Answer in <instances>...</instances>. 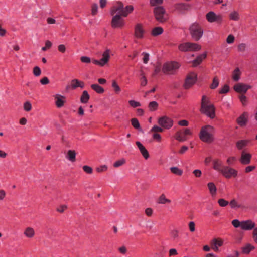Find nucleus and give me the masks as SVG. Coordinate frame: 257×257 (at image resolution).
<instances>
[{"label": "nucleus", "mask_w": 257, "mask_h": 257, "mask_svg": "<svg viewBox=\"0 0 257 257\" xmlns=\"http://www.w3.org/2000/svg\"><path fill=\"white\" fill-rule=\"evenodd\" d=\"M200 111L211 119L215 117V108L211 104L209 99L205 95L202 97Z\"/></svg>", "instance_id": "f257e3e1"}, {"label": "nucleus", "mask_w": 257, "mask_h": 257, "mask_svg": "<svg viewBox=\"0 0 257 257\" xmlns=\"http://www.w3.org/2000/svg\"><path fill=\"white\" fill-rule=\"evenodd\" d=\"M214 131L213 127L210 125L202 126L199 134L200 139L205 143L212 142L214 141Z\"/></svg>", "instance_id": "f03ea898"}, {"label": "nucleus", "mask_w": 257, "mask_h": 257, "mask_svg": "<svg viewBox=\"0 0 257 257\" xmlns=\"http://www.w3.org/2000/svg\"><path fill=\"white\" fill-rule=\"evenodd\" d=\"M192 39L195 41H199L202 37L204 30L201 24L195 22L192 23L188 29Z\"/></svg>", "instance_id": "7ed1b4c3"}, {"label": "nucleus", "mask_w": 257, "mask_h": 257, "mask_svg": "<svg viewBox=\"0 0 257 257\" xmlns=\"http://www.w3.org/2000/svg\"><path fill=\"white\" fill-rule=\"evenodd\" d=\"M154 13L156 20L160 23H164L168 20V15L162 6L155 7L154 9Z\"/></svg>", "instance_id": "20e7f679"}, {"label": "nucleus", "mask_w": 257, "mask_h": 257, "mask_svg": "<svg viewBox=\"0 0 257 257\" xmlns=\"http://www.w3.org/2000/svg\"><path fill=\"white\" fill-rule=\"evenodd\" d=\"M201 46L197 43L186 42L180 44L178 49L182 52L197 51L201 49Z\"/></svg>", "instance_id": "39448f33"}, {"label": "nucleus", "mask_w": 257, "mask_h": 257, "mask_svg": "<svg viewBox=\"0 0 257 257\" xmlns=\"http://www.w3.org/2000/svg\"><path fill=\"white\" fill-rule=\"evenodd\" d=\"M179 64L175 61H172L164 64L163 72L165 74H173L179 68Z\"/></svg>", "instance_id": "423d86ee"}, {"label": "nucleus", "mask_w": 257, "mask_h": 257, "mask_svg": "<svg viewBox=\"0 0 257 257\" xmlns=\"http://www.w3.org/2000/svg\"><path fill=\"white\" fill-rule=\"evenodd\" d=\"M206 19L209 23L221 24L223 21V16L221 14H216L213 11H210L206 14Z\"/></svg>", "instance_id": "0eeeda50"}, {"label": "nucleus", "mask_w": 257, "mask_h": 257, "mask_svg": "<svg viewBox=\"0 0 257 257\" xmlns=\"http://www.w3.org/2000/svg\"><path fill=\"white\" fill-rule=\"evenodd\" d=\"M197 74L195 73H190L186 77L183 87L185 89L191 88L196 82Z\"/></svg>", "instance_id": "6e6552de"}, {"label": "nucleus", "mask_w": 257, "mask_h": 257, "mask_svg": "<svg viewBox=\"0 0 257 257\" xmlns=\"http://www.w3.org/2000/svg\"><path fill=\"white\" fill-rule=\"evenodd\" d=\"M121 15H114L111 20V25L113 28H121L125 25V21Z\"/></svg>", "instance_id": "1a4fd4ad"}, {"label": "nucleus", "mask_w": 257, "mask_h": 257, "mask_svg": "<svg viewBox=\"0 0 257 257\" xmlns=\"http://www.w3.org/2000/svg\"><path fill=\"white\" fill-rule=\"evenodd\" d=\"M158 123L163 128L169 129L173 126V120L167 116H164L159 118Z\"/></svg>", "instance_id": "9d476101"}, {"label": "nucleus", "mask_w": 257, "mask_h": 257, "mask_svg": "<svg viewBox=\"0 0 257 257\" xmlns=\"http://www.w3.org/2000/svg\"><path fill=\"white\" fill-rule=\"evenodd\" d=\"M174 8L178 13L184 14L191 9V5L187 3H179L175 4Z\"/></svg>", "instance_id": "9b49d317"}, {"label": "nucleus", "mask_w": 257, "mask_h": 257, "mask_svg": "<svg viewBox=\"0 0 257 257\" xmlns=\"http://www.w3.org/2000/svg\"><path fill=\"white\" fill-rule=\"evenodd\" d=\"M109 53L110 50L109 49L106 50L102 54V58L100 60H93L92 62L95 65L101 67L104 66L109 61L110 58Z\"/></svg>", "instance_id": "f8f14e48"}, {"label": "nucleus", "mask_w": 257, "mask_h": 257, "mask_svg": "<svg viewBox=\"0 0 257 257\" xmlns=\"http://www.w3.org/2000/svg\"><path fill=\"white\" fill-rule=\"evenodd\" d=\"M222 174L227 178H230L231 177H236L237 174V171L228 166L223 167V170H221Z\"/></svg>", "instance_id": "ddd939ff"}, {"label": "nucleus", "mask_w": 257, "mask_h": 257, "mask_svg": "<svg viewBox=\"0 0 257 257\" xmlns=\"http://www.w3.org/2000/svg\"><path fill=\"white\" fill-rule=\"evenodd\" d=\"M123 8V3L120 1L117 2L116 4L114 5L111 9V15L113 16L115 13H118L117 15H121V16H122Z\"/></svg>", "instance_id": "4468645a"}, {"label": "nucleus", "mask_w": 257, "mask_h": 257, "mask_svg": "<svg viewBox=\"0 0 257 257\" xmlns=\"http://www.w3.org/2000/svg\"><path fill=\"white\" fill-rule=\"evenodd\" d=\"M250 88L249 85L243 84V83H237L234 86V90L237 93H245Z\"/></svg>", "instance_id": "2eb2a0df"}, {"label": "nucleus", "mask_w": 257, "mask_h": 257, "mask_svg": "<svg viewBox=\"0 0 257 257\" xmlns=\"http://www.w3.org/2000/svg\"><path fill=\"white\" fill-rule=\"evenodd\" d=\"M223 241L220 238H214L211 241V248L215 252L219 250L218 247H220L223 245Z\"/></svg>", "instance_id": "dca6fc26"}, {"label": "nucleus", "mask_w": 257, "mask_h": 257, "mask_svg": "<svg viewBox=\"0 0 257 257\" xmlns=\"http://www.w3.org/2000/svg\"><path fill=\"white\" fill-rule=\"evenodd\" d=\"M251 155L243 151L241 154L240 162L243 165H247L250 163Z\"/></svg>", "instance_id": "f3484780"}, {"label": "nucleus", "mask_w": 257, "mask_h": 257, "mask_svg": "<svg viewBox=\"0 0 257 257\" xmlns=\"http://www.w3.org/2000/svg\"><path fill=\"white\" fill-rule=\"evenodd\" d=\"M248 121V113L244 112L236 119L237 124L241 127L244 126L246 125Z\"/></svg>", "instance_id": "a211bd4d"}, {"label": "nucleus", "mask_w": 257, "mask_h": 257, "mask_svg": "<svg viewBox=\"0 0 257 257\" xmlns=\"http://www.w3.org/2000/svg\"><path fill=\"white\" fill-rule=\"evenodd\" d=\"M255 223L251 220H248L241 222V228L245 230H250L254 228Z\"/></svg>", "instance_id": "6ab92c4d"}, {"label": "nucleus", "mask_w": 257, "mask_h": 257, "mask_svg": "<svg viewBox=\"0 0 257 257\" xmlns=\"http://www.w3.org/2000/svg\"><path fill=\"white\" fill-rule=\"evenodd\" d=\"M144 30L141 24H137L135 27V36L136 38L141 39L143 37Z\"/></svg>", "instance_id": "aec40b11"}, {"label": "nucleus", "mask_w": 257, "mask_h": 257, "mask_svg": "<svg viewBox=\"0 0 257 257\" xmlns=\"http://www.w3.org/2000/svg\"><path fill=\"white\" fill-rule=\"evenodd\" d=\"M136 144L139 149V150L142 155V156L144 157V158L147 160L149 158V154L147 151V150L145 148V147L142 145V144L139 142L137 141L136 142Z\"/></svg>", "instance_id": "412c9836"}, {"label": "nucleus", "mask_w": 257, "mask_h": 257, "mask_svg": "<svg viewBox=\"0 0 257 257\" xmlns=\"http://www.w3.org/2000/svg\"><path fill=\"white\" fill-rule=\"evenodd\" d=\"M23 234L26 238L31 239L35 236V231L33 227L29 226L25 228Z\"/></svg>", "instance_id": "4be33fe9"}, {"label": "nucleus", "mask_w": 257, "mask_h": 257, "mask_svg": "<svg viewBox=\"0 0 257 257\" xmlns=\"http://www.w3.org/2000/svg\"><path fill=\"white\" fill-rule=\"evenodd\" d=\"M54 97L56 100L55 103L57 107L58 108L63 107L65 102V97L59 94H56Z\"/></svg>", "instance_id": "5701e85b"}, {"label": "nucleus", "mask_w": 257, "mask_h": 257, "mask_svg": "<svg viewBox=\"0 0 257 257\" xmlns=\"http://www.w3.org/2000/svg\"><path fill=\"white\" fill-rule=\"evenodd\" d=\"M223 165L222 161L219 159H214L213 161V168L220 172H221V170H223V167H224Z\"/></svg>", "instance_id": "b1692460"}, {"label": "nucleus", "mask_w": 257, "mask_h": 257, "mask_svg": "<svg viewBox=\"0 0 257 257\" xmlns=\"http://www.w3.org/2000/svg\"><path fill=\"white\" fill-rule=\"evenodd\" d=\"M84 86V82L80 81L77 79H73L71 82V87L72 89H76L79 87L83 88Z\"/></svg>", "instance_id": "393cba45"}, {"label": "nucleus", "mask_w": 257, "mask_h": 257, "mask_svg": "<svg viewBox=\"0 0 257 257\" xmlns=\"http://www.w3.org/2000/svg\"><path fill=\"white\" fill-rule=\"evenodd\" d=\"M207 56L206 52L198 55L196 58L192 61V65L193 67H196L199 65L206 58Z\"/></svg>", "instance_id": "a878e982"}, {"label": "nucleus", "mask_w": 257, "mask_h": 257, "mask_svg": "<svg viewBox=\"0 0 257 257\" xmlns=\"http://www.w3.org/2000/svg\"><path fill=\"white\" fill-rule=\"evenodd\" d=\"M171 202V200L167 199L164 194H162L157 200V203L161 204H170Z\"/></svg>", "instance_id": "bb28decb"}, {"label": "nucleus", "mask_w": 257, "mask_h": 257, "mask_svg": "<svg viewBox=\"0 0 257 257\" xmlns=\"http://www.w3.org/2000/svg\"><path fill=\"white\" fill-rule=\"evenodd\" d=\"M90 99V96L86 90L83 91L80 97V101L82 103H87Z\"/></svg>", "instance_id": "cd10ccee"}, {"label": "nucleus", "mask_w": 257, "mask_h": 257, "mask_svg": "<svg viewBox=\"0 0 257 257\" xmlns=\"http://www.w3.org/2000/svg\"><path fill=\"white\" fill-rule=\"evenodd\" d=\"M254 249V247L250 244H247L241 248L242 253L245 254H248L250 252Z\"/></svg>", "instance_id": "c85d7f7f"}, {"label": "nucleus", "mask_w": 257, "mask_h": 257, "mask_svg": "<svg viewBox=\"0 0 257 257\" xmlns=\"http://www.w3.org/2000/svg\"><path fill=\"white\" fill-rule=\"evenodd\" d=\"M207 186L211 195H215L216 194L217 188L214 183L213 182H209L207 184Z\"/></svg>", "instance_id": "c756f323"}, {"label": "nucleus", "mask_w": 257, "mask_h": 257, "mask_svg": "<svg viewBox=\"0 0 257 257\" xmlns=\"http://www.w3.org/2000/svg\"><path fill=\"white\" fill-rule=\"evenodd\" d=\"M91 88L99 94H102L104 92V89L103 88L97 84H92L91 85Z\"/></svg>", "instance_id": "7c9ffc66"}, {"label": "nucleus", "mask_w": 257, "mask_h": 257, "mask_svg": "<svg viewBox=\"0 0 257 257\" xmlns=\"http://www.w3.org/2000/svg\"><path fill=\"white\" fill-rule=\"evenodd\" d=\"M134 10V7L132 5H128L125 8H123L122 16L123 17H126L130 13H131Z\"/></svg>", "instance_id": "2f4dec72"}, {"label": "nucleus", "mask_w": 257, "mask_h": 257, "mask_svg": "<svg viewBox=\"0 0 257 257\" xmlns=\"http://www.w3.org/2000/svg\"><path fill=\"white\" fill-rule=\"evenodd\" d=\"M76 153L74 150H69L67 152V158L71 162H75L76 160Z\"/></svg>", "instance_id": "473e14b6"}, {"label": "nucleus", "mask_w": 257, "mask_h": 257, "mask_svg": "<svg viewBox=\"0 0 257 257\" xmlns=\"http://www.w3.org/2000/svg\"><path fill=\"white\" fill-rule=\"evenodd\" d=\"M163 32V29L161 27H157L152 29L151 35L153 36H157L161 35Z\"/></svg>", "instance_id": "72a5a7b5"}, {"label": "nucleus", "mask_w": 257, "mask_h": 257, "mask_svg": "<svg viewBox=\"0 0 257 257\" xmlns=\"http://www.w3.org/2000/svg\"><path fill=\"white\" fill-rule=\"evenodd\" d=\"M249 141L245 140H241L236 142V147L239 150H241L243 147L246 146Z\"/></svg>", "instance_id": "f704fd0d"}, {"label": "nucleus", "mask_w": 257, "mask_h": 257, "mask_svg": "<svg viewBox=\"0 0 257 257\" xmlns=\"http://www.w3.org/2000/svg\"><path fill=\"white\" fill-rule=\"evenodd\" d=\"M229 204L230 205V207L231 208L234 209V208H243V206L241 204H240L238 203V202L235 199H232Z\"/></svg>", "instance_id": "c9c22d12"}, {"label": "nucleus", "mask_w": 257, "mask_h": 257, "mask_svg": "<svg viewBox=\"0 0 257 257\" xmlns=\"http://www.w3.org/2000/svg\"><path fill=\"white\" fill-rule=\"evenodd\" d=\"M175 139L180 142H183L187 140V138L184 136L183 133L179 131L176 133Z\"/></svg>", "instance_id": "e433bc0d"}, {"label": "nucleus", "mask_w": 257, "mask_h": 257, "mask_svg": "<svg viewBox=\"0 0 257 257\" xmlns=\"http://www.w3.org/2000/svg\"><path fill=\"white\" fill-rule=\"evenodd\" d=\"M229 19L233 21H238L239 20V14L237 11H233L229 15Z\"/></svg>", "instance_id": "4c0bfd02"}, {"label": "nucleus", "mask_w": 257, "mask_h": 257, "mask_svg": "<svg viewBox=\"0 0 257 257\" xmlns=\"http://www.w3.org/2000/svg\"><path fill=\"white\" fill-rule=\"evenodd\" d=\"M131 121L132 126L134 128L138 129L139 131H142L141 127H140V123L137 118H133L131 119Z\"/></svg>", "instance_id": "58836bf2"}, {"label": "nucleus", "mask_w": 257, "mask_h": 257, "mask_svg": "<svg viewBox=\"0 0 257 257\" xmlns=\"http://www.w3.org/2000/svg\"><path fill=\"white\" fill-rule=\"evenodd\" d=\"M240 72L238 68H236L233 71L232 79L235 81H237L240 79Z\"/></svg>", "instance_id": "ea45409f"}, {"label": "nucleus", "mask_w": 257, "mask_h": 257, "mask_svg": "<svg viewBox=\"0 0 257 257\" xmlns=\"http://www.w3.org/2000/svg\"><path fill=\"white\" fill-rule=\"evenodd\" d=\"M158 104L156 101H152L149 103L148 108L151 111H154L157 109Z\"/></svg>", "instance_id": "a19ab883"}, {"label": "nucleus", "mask_w": 257, "mask_h": 257, "mask_svg": "<svg viewBox=\"0 0 257 257\" xmlns=\"http://www.w3.org/2000/svg\"><path fill=\"white\" fill-rule=\"evenodd\" d=\"M171 236L173 240H177L179 237V232L177 229H173L170 232Z\"/></svg>", "instance_id": "79ce46f5"}, {"label": "nucleus", "mask_w": 257, "mask_h": 257, "mask_svg": "<svg viewBox=\"0 0 257 257\" xmlns=\"http://www.w3.org/2000/svg\"><path fill=\"white\" fill-rule=\"evenodd\" d=\"M170 170L172 173L178 176H181L183 174V171L177 167H171Z\"/></svg>", "instance_id": "37998d69"}, {"label": "nucleus", "mask_w": 257, "mask_h": 257, "mask_svg": "<svg viewBox=\"0 0 257 257\" xmlns=\"http://www.w3.org/2000/svg\"><path fill=\"white\" fill-rule=\"evenodd\" d=\"M126 162L125 159L124 158H122L120 160H117L113 163V167L114 168H118L123 165H124Z\"/></svg>", "instance_id": "c03bdc74"}, {"label": "nucleus", "mask_w": 257, "mask_h": 257, "mask_svg": "<svg viewBox=\"0 0 257 257\" xmlns=\"http://www.w3.org/2000/svg\"><path fill=\"white\" fill-rule=\"evenodd\" d=\"M219 85V80L217 77H214L213 79L212 83L211 84L210 88L211 89H215Z\"/></svg>", "instance_id": "a18cd8bd"}, {"label": "nucleus", "mask_w": 257, "mask_h": 257, "mask_svg": "<svg viewBox=\"0 0 257 257\" xmlns=\"http://www.w3.org/2000/svg\"><path fill=\"white\" fill-rule=\"evenodd\" d=\"M33 73L36 77L39 76L41 74V70L38 66H35L33 69Z\"/></svg>", "instance_id": "49530a36"}, {"label": "nucleus", "mask_w": 257, "mask_h": 257, "mask_svg": "<svg viewBox=\"0 0 257 257\" xmlns=\"http://www.w3.org/2000/svg\"><path fill=\"white\" fill-rule=\"evenodd\" d=\"M112 87L113 88L114 91L116 93H119V92L121 91L120 88L115 80L112 81Z\"/></svg>", "instance_id": "de8ad7c7"}, {"label": "nucleus", "mask_w": 257, "mask_h": 257, "mask_svg": "<svg viewBox=\"0 0 257 257\" xmlns=\"http://www.w3.org/2000/svg\"><path fill=\"white\" fill-rule=\"evenodd\" d=\"M107 169V166L105 165H104L97 167L96 168V171L98 173H102L106 171Z\"/></svg>", "instance_id": "09e8293b"}, {"label": "nucleus", "mask_w": 257, "mask_h": 257, "mask_svg": "<svg viewBox=\"0 0 257 257\" xmlns=\"http://www.w3.org/2000/svg\"><path fill=\"white\" fill-rule=\"evenodd\" d=\"M98 11V5L96 3H94L91 6V14L93 16L95 15L97 13Z\"/></svg>", "instance_id": "8fccbe9b"}, {"label": "nucleus", "mask_w": 257, "mask_h": 257, "mask_svg": "<svg viewBox=\"0 0 257 257\" xmlns=\"http://www.w3.org/2000/svg\"><path fill=\"white\" fill-rule=\"evenodd\" d=\"M83 171L87 174H91L93 173V169L91 167L84 165L83 166Z\"/></svg>", "instance_id": "3c124183"}, {"label": "nucleus", "mask_w": 257, "mask_h": 257, "mask_svg": "<svg viewBox=\"0 0 257 257\" xmlns=\"http://www.w3.org/2000/svg\"><path fill=\"white\" fill-rule=\"evenodd\" d=\"M128 103L133 108H136L141 106V103L139 102H137L133 100H130L128 101Z\"/></svg>", "instance_id": "603ef678"}, {"label": "nucleus", "mask_w": 257, "mask_h": 257, "mask_svg": "<svg viewBox=\"0 0 257 257\" xmlns=\"http://www.w3.org/2000/svg\"><path fill=\"white\" fill-rule=\"evenodd\" d=\"M24 109L26 111H30L32 109V105L30 102L27 101L24 104Z\"/></svg>", "instance_id": "864d4df0"}, {"label": "nucleus", "mask_w": 257, "mask_h": 257, "mask_svg": "<svg viewBox=\"0 0 257 257\" xmlns=\"http://www.w3.org/2000/svg\"><path fill=\"white\" fill-rule=\"evenodd\" d=\"M218 203L221 207H225L229 204L228 201L224 199H219L218 200Z\"/></svg>", "instance_id": "5fc2aeb1"}, {"label": "nucleus", "mask_w": 257, "mask_h": 257, "mask_svg": "<svg viewBox=\"0 0 257 257\" xmlns=\"http://www.w3.org/2000/svg\"><path fill=\"white\" fill-rule=\"evenodd\" d=\"M229 90V87L228 85H225L222 88L219 90L220 94H226Z\"/></svg>", "instance_id": "6e6d98bb"}, {"label": "nucleus", "mask_w": 257, "mask_h": 257, "mask_svg": "<svg viewBox=\"0 0 257 257\" xmlns=\"http://www.w3.org/2000/svg\"><path fill=\"white\" fill-rule=\"evenodd\" d=\"M163 131V128L162 127H159L157 125H154L151 130V132L157 133V132H162Z\"/></svg>", "instance_id": "4d7b16f0"}, {"label": "nucleus", "mask_w": 257, "mask_h": 257, "mask_svg": "<svg viewBox=\"0 0 257 257\" xmlns=\"http://www.w3.org/2000/svg\"><path fill=\"white\" fill-rule=\"evenodd\" d=\"M232 224L235 228H237L239 227H241V222H240L237 219H234L232 221Z\"/></svg>", "instance_id": "13d9d810"}, {"label": "nucleus", "mask_w": 257, "mask_h": 257, "mask_svg": "<svg viewBox=\"0 0 257 257\" xmlns=\"http://www.w3.org/2000/svg\"><path fill=\"white\" fill-rule=\"evenodd\" d=\"M141 75L142 76V77L140 79V85L142 86H145L147 84V80L146 77L144 75H143V74H142Z\"/></svg>", "instance_id": "bf43d9fd"}, {"label": "nucleus", "mask_w": 257, "mask_h": 257, "mask_svg": "<svg viewBox=\"0 0 257 257\" xmlns=\"http://www.w3.org/2000/svg\"><path fill=\"white\" fill-rule=\"evenodd\" d=\"M163 3V0H150V4L152 6H155L157 5L161 4Z\"/></svg>", "instance_id": "052dcab7"}, {"label": "nucleus", "mask_w": 257, "mask_h": 257, "mask_svg": "<svg viewBox=\"0 0 257 257\" xmlns=\"http://www.w3.org/2000/svg\"><path fill=\"white\" fill-rule=\"evenodd\" d=\"M52 44L50 41L47 40L45 42V46L42 47V50L43 51H46L48 49H49L50 48H51V47L52 46Z\"/></svg>", "instance_id": "680f3d73"}, {"label": "nucleus", "mask_w": 257, "mask_h": 257, "mask_svg": "<svg viewBox=\"0 0 257 257\" xmlns=\"http://www.w3.org/2000/svg\"><path fill=\"white\" fill-rule=\"evenodd\" d=\"M188 227L190 231L193 232L195 230V224L193 221H191L189 223Z\"/></svg>", "instance_id": "e2e57ef3"}, {"label": "nucleus", "mask_w": 257, "mask_h": 257, "mask_svg": "<svg viewBox=\"0 0 257 257\" xmlns=\"http://www.w3.org/2000/svg\"><path fill=\"white\" fill-rule=\"evenodd\" d=\"M81 61L83 63H90L91 62V59L89 57L87 56H82L80 58Z\"/></svg>", "instance_id": "0e129e2a"}, {"label": "nucleus", "mask_w": 257, "mask_h": 257, "mask_svg": "<svg viewBox=\"0 0 257 257\" xmlns=\"http://www.w3.org/2000/svg\"><path fill=\"white\" fill-rule=\"evenodd\" d=\"M236 160V158L235 157H229L226 162L229 165H231L233 164V163Z\"/></svg>", "instance_id": "69168bd1"}, {"label": "nucleus", "mask_w": 257, "mask_h": 257, "mask_svg": "<svg viewBox=\"0 0 257 257\" xmlns=\"http://www.w3.org/2000/svg\"><path fill=\"white\" fill-rule=\"evenodd\" d=\"M237 48L238 51L243 52L245 50L246 45L244 43H241L238 45Z\"/></svg>", "instance_id": "338daca9"}, {"label": "nucleus", "mask_w": 257, "mask_h": 257, "mask_svg": "<svg viewBox=\"0 0 257 257\" xmlns=\"http://www.w3.org/2000/svg\"><path fill=\"white\" fill-rule=\"evenodd\" d=\"M152 138L153 139L157 141L158 142H160L161 141V136L158 133H154L152 136Z\"/></svg>", "instance_id": "774afa93"}]
</instances>
